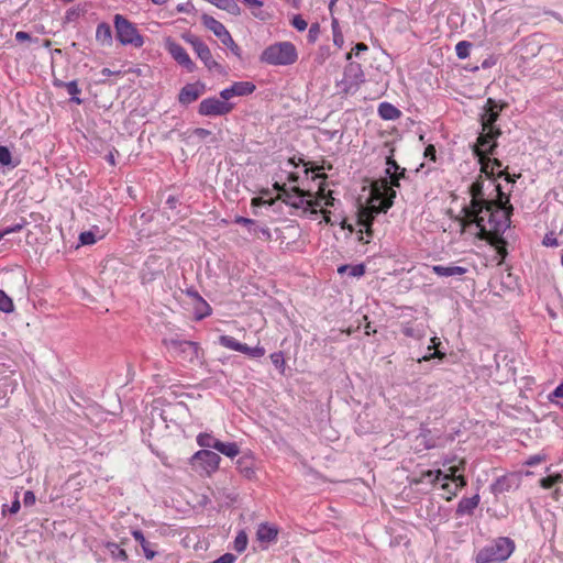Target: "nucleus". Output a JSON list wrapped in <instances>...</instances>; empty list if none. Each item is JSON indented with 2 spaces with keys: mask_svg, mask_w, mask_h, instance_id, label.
I'll return each instance as SVG.
<instances>
[{
  "mask_svg": "<svg viewBox=\"0 0 563 563\" xmlns=\"http://www.w3.org/2000/svg\"><path fill=\"white\" fill-rule=\"evenodd\" d=\"M498 201L489 200L484 194V180L479 175L470 186L468 194L472 199L468 206L463 208L465 217H477L478 213L487 214V222L493 224L497 233H504L510 227V216L512 214V205L509 196L501 190L500 185H496Z\"/></svg>",
  "mask_w": 563,
  "mask_h": 563,
  "instance_id": "f257e3e1",
  "label": "nucleus"
},
{
  "mask_svg": "<svg viewBox=\"0 0 563 563\" xmlns=\"http://www.w3.org/2000/svg\"><path fill=\"white\" fill-rule=\"evenodd\" d=\"M396 190L388 187L385 180H374L371 185L372 202L378 201V205L372 203L369 207L360 205L357 209V225L373 227L378 213H386L394 205Z\"/></svg>",
  "mask_w": 563,
  "mask_h": 563,
  "instance_id": "f03ea898",
  "label": "nucleus"
},
{
  "mask_svg": "<svg viewBox=\"0 0 563 563\" xmlns=\"http://www.w3.org/2000/svg\"><path fill=\"white\" fill-rule=\"evenodd\" d=\"M515 541L508 537H498L482 548L475 555V563H503L514 553Z\"/></svg>",
  "mask_w": 563,
  "mask_h": 563,
  "instance_id": "7ed1b4c3",
  "label": "nucleus"
},
{
  "mask_svg": "<svg viewBox=\"0 0 563 563\" xmlns=\"http://www.w3.org/2000/svg\"><path fill=\"white\" fill-rule=\"evenodd\" d=\"M298 52L291 42H277L268 45L260 55V62L272 66H289L297 62Z\"/></svg>",
  "mask_w": 563,
  "mask_h": 563,
  "instance_id": "20e7f679",
  "label": "nucleus"
},
{
  "mask_svg": "<svg viewBox=\"0 0 563 563\" xmlns=\"http://www.w3.org/2000/svg\"><path fill=\"white\" fill-rule=\"evenodd\" d=\"M113 24L115 30V38L121 45H131L135 48H140L144 44V37L139 32L134 23L128 20L122 14H115L113 18Z\"/></svg>",
  "mask_w": 563,
  "mask_h": 563,
  "instance_id": "39448f33",
  "label": "nucleus"
},
{
  "mask_svg": "<svg viewBox=\"0 0 563 563\" xmlns=\"http://www.w3.org/2000/svg\"><path fill=\"white\" fill-rule=\"evenodd\" d=\"M181 38L191 45L194 52L209 71L227 75V69L213 58L209 46L199 36L191 32H185L181 34Z\"/></svg>",
  "mask_w": 563,
  "mask_h": 563,
  "instance_id": "423d86ee",
  "label": "nucleus"
},
{
  "mask_svg": "<svg viewBox=\"0 0 563 563\" xmlns=\"http://www.w3.org/2000/svg\"><path fill=\"white\" fill-rule=\"evenodd\" d=\"M466 218L470 220V222L475 223V225L478 228V232H477L476 236L479 240L487 241L490 244H494L493 240H496L495 246H496L497 253L501 257H505L507 255V250H506L507 242L503 238V233H497L494 230V228H492V230H487L486 218L483 213H478L477 217H466ZM490 227H493V224H490Z\"/></svg>",
  "mask_w": 563,
  "mask_h": 563,
  "instance_id": "0eeeda50",
  "label": "nucleus"
},
{
  "mask_svg": "<svg viewBox=\"0 0 563 563\" xmlns=\"http://www.w3.org/2000/svg\"><path fill=\"white\" fill-rule=\"evenodd\" d=\"M501 135V130L483 129L476 142L471 146L475 158H482L483 155H494L498 146L497 139Z\"/></svg>",
  "mask_w": 563,
  "mask_h": 563,
  "instance_id": "6e6552de",
  "label": "nucleus"
},
{
  "mask_svg": "<svg viewBox=\"0 0 563 563\" xmlns=\"http://www.w3.org/2000/svg\"><path fill=\"white\" fill-rule=\"evenodd\" d=\"M162 343L172 352L174 357H180L189 362L198 357L199 344L197 342L176 338H164Z\"/></svg>",
  "mask_w": 563,
  "mask_h": 563,
  "instance_id": "1a4fd4ad",
  "label": "nucleus"
},
{
  "mask_svg": "<svg viewBox=\"0 0 563 563\" xmlns=\"http://www.w3.org/2000/svg\"><path fill=\"white\" fill-rule=\"evenodd\" d=\"M343 80L338 85H343V92L354 93L360 86L365 82V74L363 71L362 65L356 62H349L344 67L343 71Z\"/></svg>",
  "mask_w": 563,
  "mask_h": 563,
  "instance_id": "9d476101",
  "label": "nucleus"
},
{
  "mask_svg": "<svg viewBox=\"0 0 563 563\" xmlns=\"http://www.w3.org/2000/svg\"><path fill=\"white\" fill-rule=\"evenodd\" d=\"M235 104L217 97L205 98L198 106V114L202 117H223L233 111Z\"/></svg>",
  "mask_w": 563,
  "mask_h": 563,
  "instance_id": "9b49d317",
  "label": "nucleus"
},
{
  "mask_svg": "<svg viewBox=\"0 0 563 563\" xmlns=\"http://www.w3.org/2000/svg\"><path fill=\"white\" fill-rule=\"evenodd\" d=\"M505 107V103L493 98H488L483 108V113H481L482 129L500 130V128L496 126V122Z\"/></svg>",
  "mask_w": 563,
  "mask_h": 563,
  "instance_id": "f8f14e48",
  "label": "nucleus"
},
{
  "mask_svg": "<svg viewBox=\"0 0 563 563\" xmlns=\"http://www.w3.org/2000/svg\"><path fill=\"white\" fill-rule=\"evenodd\" d=\"M521 485V476L516 472L497 477L489 486L490 493L497 497L500 494L517 490Z\"/></svg>",
  "mask_w": 563,
  "mask_h": 563,
  "instance_id": "ddd939ff",
  "label": "nucleus"
},
{
  "mask_svg": "<svg viewBox=\"0 0 563 563\" xmlns=\"http://www.w3.org/2000/svg\"><path fill=\"white\" fill-rule=\"evenodd\" d=\"M274 187L280 191L283 201L295 209L303 208L307 197H311L310 191H305L299 187L287 189L285 185H279L278 183H276Z\"/></svg>",
  "mask_w": 563,
  "mask_h": 563,
  "instance_id": "4468645a",
  "label": "nucleus"
},
{
  "mask_svg": "<svg viewBox=\"0 0 563 563\" xmlns=\"http://www.w3.org/2000/svg\"><path fill=\"white\" fill-rule=\"evenodd\" d=\"M165 48L173 57V59L188 73H194L197 69L196 64L192 62L186 49L170 37L165 41Z\"/></svg>",
  "mask_w": 563,
  "mask_h": 563,
  "instance_id": "2eb2a0df",
  "label": "nucleus"
},
{
  "mask_svg": "<svg viewBox=\"0 0 563 563\" xmlns=\"http://www.w3.org/2000/svg\"><path fill=\"white\" fill-rule=\"evenodd\" d=\"M221 457L218 453L203 449L197 451L191 457L192 465L198 464L207 474H212L219 468Z\"/></svg>",
  "mask_w": 563,
  "mask_h": 563,
  "instance_id": "dca6fc26",
  "label": "nucleus"
},
{
  "mask_svg": "<svg viewBox=\"0 0 563 563\" xmlns=\"http://www.w3.org/2000/svg\"><path fill=\"white\" fill-rule=\"evenodd\" d=\"M206 92V84L197 80L196 82L186 84L178 93V102L187 107L197 101Z\"/></svg>",
  "mask_w": 563,
  "mask_h": 563,
  "instance_id": "f3484780",
  "label": "nucleus"
},
{
  "mask_svg": "<svg viewBox=\"0 0 563 563\" xmlns=\"http://www.w3.org/2000/svg\"><path fill=\"white\" fill-rule=\"evenodd\" d=\"M481 503V497L478 494H475L472 497H463L455 509V516L462 517V516H473L475 509L478 507Z\"/></svg>",
  "mask_w": 563,
  "mask_h": 563,
  "instance_id": "a211bd4d",
  "label": "nucleus"
},
{
  "mask_svg": "<svg viewBox=\"0 0 563 563\" xmlns=\"http://www.w3.org/2000/svg\"><path fill=\"white\" fill-rule=\"evenodd\" d=\"M236 470L246 479H253L256 474L254 457L250 454L240 456L236 461Z\"/></svg>",
  "mask_w": 563,
  "mask_h": 563,
  "instance_id": "6ab92c4d",
  "label": "nucleus"
},
{
  "mask_svg": "<svg viewBox=\"0 0 563 563\" xmlns=\"http://www.w3.org/2000/svg\"><path fill=\"white\" fill-rule=\"evenodd\" d=\"M490 156L492 155H483L482 158H477V162L481 165V173L492 179L504 177L507 181H514L510 179V176L506 170H499L495 174V170L490 165Z\"/></svg>",
  "mask_w": 563,
  "mask_h": 563,
  "instance_id": "aec40b11",
  "label": "nucleus"
},
{
  "mask_svg": "<svg viewBox=\"0 0 563 563\" xmlns=\"http://www.w3.org/2000/svg\"><path fill=\"white\" fill-rule=\"evenodd\" d=\"M394 148L390 150V154L386 157V166H388V170H393V174L396 177H391V185L396 186V188L400 187V179H406V168L400 167L398 163L394 158Z\"/></svg>",
  "mask_w": 563,
  "mask_h": 563,
  "instance_id": "412c9836",
  "label": "nucleus"
},
{
  "mask_svg": "<svg viewBox=\"0 0 563 563\" xmlns=\"http://www.w3.org/2000/svg\"><path fill=\"white\" fill-rule=\"evenodd\" d=\"M278 528L267 522L261 523L256 531L257 540L262 543H271L277 539Z\"/></svg>",
  "mask_w": 563,
  "mask_h": 563,
  "instance_id": "4be33fe9",
  "label": "nucleus"
},
{
  "mask_svg": "<svg viewBox=\"0 0 563 563\" xmlns=\"http://www.w3.org/2000/svg\"><path fill=\"white\" fill-rule=\"evenodd\" d=\"M432 272L439 277H451V276H462L468 272L466 267L450 265H433L431 267Z\"/></svg>",
  "mask_w": 563,
  "mask_h": 563,
  "instance_id": "5701e85b",
  "label": "nucleus"
},
{
  "mask_svg": "<svg viewBox=\"0 0 563 563\" xmlns=\"http://www.w3.org/2000/svg\"><path fill=\"white\" fill-rule=\"evenodd\" d=\"M132 536L137 541L144 552V556L147 560H153L156 555L155 544L147 541L141 530H133Z\"/></svg>",
  "mask_w": 563,
  "mask_h": 563,
  "instance_id": "b1692460",
  "label": "nucleus"
},
{
  "mask_svg": "<svg viewBox=\"0 0 563 563\" xmlns=\"http://www.w3.org/2000/svg\"><path fill=\"white\" fill-rule=\"evenodd\" d=\"M96 41L102 46H110L112 44V30L109 23L101 22L97 25Z\"/></svg>",
  "mask_w": 563,
  "mask_h": 563,
  "instance_id": "393cba45",
  "label": "nucleus"
},
{
  "mask_svg": "<svg viewBox=\"0 0 563 563\" xmlns=\"http://www.w3.org/2000/svg\"><path fill=\"white\" fill-rule=\"evenodd\" d=\"M201 21H202V24L208 30H210L218 38L220 36H224V33L228 31L227 27L221 22H219L213 16H211L207 13H203L201 15Z\"/></svg>",
  "mask_w": 563,
  "mask_h": 563,
  "instance_id": "a878e982",
  "label": "nucleus"
},
{
  "mask_svg": "<svg viewBox=\"0 0 563 563\" xmlns=\"http://www.w3.org/2000/svg\"><path fill=\"white\" fill-rule=\"evenodd\" d=\"M378 115L383 120H397L401 117V111L389 102H382L378 106Z\"/></svg>",
  "mask_w": 563,
  "mask_h": 563,
  "instance_id": "bb28decb",
  "label": "nucleus"
},
{
  "mask_svg": "<svg viewBox=\"0 0 563 563\" xmlns=\"http://www.w3.org/2000/svg\"><path fill=\"white\" fill-rule=\"evenodd\" d=\"M441 476H444V472L442 470H428L423 471L418 478L412 479V483L418 485L429 482L430 484L435 485L439 481H442Z\"/></svg>",
  "mask_w": 563,
  "mask_h": 563,
  "instance_id": "cd10ccee",
  "label": "nucleus"
},
{
  "mask_svg": "<svg viewBox=\"0 0 563 563\" xmlns=\"http://www.w3.org/2000/svg\"><path fill=\"white\" fill-rule=\"evenodd\" d=\"M214 450L231 459L240 454V448L235 442H222L219 440L218 443H216Z\"/></svg>",
  "mask_w": 563,
  "mask_h": 563,
  "instance_id": "c85d7f7f",
  "label": "nucleus"
},
{
  "mask_svg": "<svg viewBox=\"0 0 563 563\" xmlns=\"http://www.w3.org/2000/svg\"><path fill=\"white\" fill-rule=\"evenodd\" d=\"M232 88L235 97L250 96L256 90V86L252 81H234Z\"/></svg>",
  "mask_w": 563,
  "mask_h": 563,
  "instance_id": "c756f323",
  "label": "nucleus"
},
{
  "mask_svg": "<svg viewBox=\"0 0 563 563\" xmlns=\"http://www.w3.org/2000/svg\"><path fill=\"white\" fill-rule=\"evenodd\" d=\"M401 332L407 338H412L415 340H421L424 338L426 332L423 327H413L410 322H406L401 327Z\"/></svg>",
  "mask_w": 563,
  "mask_h": 563,
  "instance_id": "7c9ffc66",
  "label": "nucleus"
},
{
  "mask_svg": "<svg viewBox=\"0 0 563 563\" xmlns=\"http://www.w3.org/2000/svg\"><path fill=\"white\" fill-rule=\"evenodd\" d=\"M365 265L362 263L355 265L344 264L339 266L338 273L347 274L351 277H361L365 274Z\"/></svg>",
  "mask_w": 563,
  "mask_h": 563,
  "instance_id": "2f4dec72",
  "label": "nucleus"
},
{
  "mask_svg": "<svg viewBox=\"0 0 563 563\" xmlns=\"http://www.w3.org/2000/svg\"><path fill=\"white\" fill-rule=\"evenodd\" d=\"M219 40L223 45H225L230 52L236 56L239 59H242V49L241 47L234 42L229 31L224 33V36H220Z\"/></svg>",
  "mask_w": 563,
  "mask_h": 563,
  "instance_id": "473e14b6",
  "label": "nucleus"
},
{
  "mask_svg": "<svg viewBox=\"0 0 563 563\" xmlns=\"http://www.w3.org/2000/svg\"><path fill=\"white\" fill-rule=\"evenodd\" d=\"M212 309L210 305L201 297V299L195 301V318L196 320H202L210 316Z\"/></svg>",
  "mask_w": 563,
  "mask_h": 563,
  "instance_id": "72a5a7b5",
  "label": "nucleus"
},
{
  "mask_svg": "<svg viewBox=\"0 0 563 563\" xmlns=\"http://www.w3.org/2000/svg\"><path fill=\"white\" fill-rule=\"evenodd\" d=\"M19 161L16 162H13L12 161V154H11V151L8 146L5 145H0V166L4 167H16L19 165Z\"/></svg>",
  "mask_w": 563,
  "mask_h": 563,
  "instance_id": "f704fd0d",
  "label": "nucleus"
},
{
  "mask_svg": "<svg viewBox=\"0 0 563 563\" xmlns=\"http://www.w3.org/2000/svg\"><path fill=\"white\" fill-rule=\"evenodd\" d=\"M466 462L465 460L461 459L459 460L457 464H452L449 466L448 472L444 473V476H441L442 481H451L452 478L456 477L459 474L464 472Z\"/></svg>",
  "mask_w": 563,
  "mask_h": 563,
  "instance_id": "c9c22d12",
  "label": "nucleus"
},
{
  "mask_svg": "<svg viewBox=\"0 0 563 563\" xmlns=\"http://www.w3.org/2000/svg\"><path fill=\"white\" fill-rule=\"evenodd\" d=\"M219 343L222 346L233 350V351H236V352H241L243 349V344H244V343L239 342L236 339H234L231 335H220Z\"/></svg>",
  "mask_w": 563,
  "mask_h": 563,
  "instance_id": "e433bc0d",
  "label": "nucleus"
},
{
  "mask_svg": "<svg viewBox=\"0 0 563 563\" xmlns=\"http://www.w3.org/2000/svg\"><path fill=\"white\" fill-rule=\"evenodd\" d=\"M65 89L70 95V102L76 104H81L84 102L82 99L78 97L81 89L79 88L77 80L68 81L67 85H65Z\"/></svg>",
  "mask_w": 563,
  "mask_h": 563,
  "instance_id": "4c0bfd02",
  "label": "nucleus"
},
{
  "mask_svg": "<svg viewBox=\"0 0 563 563\" xmlns=\"http://www.w3.org/2000/svg\"><path fill=\"white\" fill-rule=\"evenodd\" d=\"M219 439L214 438L211 433L201 432L197 435V443L201 448L216 449V443Z\"/></svg>",
  "mask_w": 563,
  "mask_h": 563,
  "instance_id": "58836bf2",
  "label": "nucleus"
},
{
  "mask_svg": "<svg viewBox=\"0 0 563 563\" xmlns=\"http://www.w3.org/2000/svg\"><path fill=\"white\" fill-rule=\"evenodd\" d=\"M269 358H271L273 365L279 372V374L285 375L286 361H285L284 352H282V351L274 352L269 355Z\"/></svg>",
  "mask_w": 563,
  "mask_h": 563,
  "instance_id": "ea45409f",
  "label": "nucleus"
},
{
  "mask_svg": "<svg viewBox=\"0 0 563 563\" xmlns=\"http://www.w3.org/2000/svg\"><path fill=\"white\" fill-rule=\"evenodd\" d=\"M331 27H332V34H333V43L335 46L341 48L344 44V37H343V33H342L340 24H339V20L334 16L332 18V21H331Z\"/></svg>",
  "mask_w": 563,
  "mask_h": 563,
  "instance_id": "a19ab883",
  "label": "nucleus"
},
{
  "mask_svg": "<svg viewBox=\"0 0 563 563\" xmlns=\"http://www.w3.org/2000/svg\"><path fill=\"white\" fill-rule=\"evenodd\" d=\"M320 207V202L318 200H309L307 199L306 205L301 208L302 212L309 218H314L319 213L322 212V209H318Z\"/></svg>",
  "mask_w": 563,
  "mask_h": 563,
  "instance_id": "79ce46f5",
  "label": "nucleus"
},
{
  "mask_svg": "<svg viewBox=\"0 0 563 563\" xmlns=\"http://www.w3.org/2000/svg\"><path fill=\"white\" fill-rule=\"evenodd\" d=\"M0 311L11 313L14 311V303L4 290L0 289Z\"/></svg>",
  "mask_w": 563,
  "mask_h": 563,
  "instance_id": "37998d69",
  "label": "nucleus"
},
{
  "mask_svg": "<svg viewBox=\"0 0 563 563\" xmlns=\"http://www.w3.org/2000/svg\"><path fill=\"white\" fill-rule=\"evenodd\" d=\"M234 223L244 225L250 233L257 234V223L255 220L245 218L242 216H236L234 218Z\"/></svg>",
  "mask_w": 563,
  "mask_h": 563,
  "instance_id": "c03bdc74",
  "label": "nucleus"
},
{
  "mask_svg": "<svg viewBox=\"0 0 563 563\" xmlns=\"http://www.w3.org/2000/svg\"><path fill=\"white\" fill-rule=\"evenodd\" d=\"M107 549L111 552L112 556L117 560L126 561L128 554L125 550L121 549L118 543L108 542Z\"/></svg>",
  "mask_w": 563,
  "mask_h": 563,
  "instance_id": "a18cd8bd",
  "label": "nucleus"
},
{
  "mask_svg": "<svg viewBox=\"0 0 563 563\" xmlns=\"http://www.w3.org/2000/svg\"><path fill=\"white\" fill-rule=\"evenodd\" d=\"M472 47V43L467 42V41H461L456 44L455 46V53H456V56L460 58V59H465L470 56V49Z\"/></svg>",
  "mask_w": 563,
  "mask_h": 563,
  "instance_id": "49530a36",
  "label": "nucleus"
},
{
  "mask_svg": "<svg viewBox=\"0 0 563 563\" xmlns=\"http://www.w3.org/2000/svg\"><path fill=\"white\" fill-rule=\"evenodd\" d=\"M241 353L249 355L253 358L262 357L265 354V349L263 346L256 345L254 347L249 346L247 344H243V349Z\"/></svg>",
  "mask_w": 563,
  "mask_h": 563,
  "instance_id": "de8ad7c7",
  "label": "nucleus"
},
{
  "mask_svg": "<svg viewBox=\"0 0 563 563\" xmlns=\"http://www.w3.org/2000/svg\"><path fill=\"white\" fill-rule=\"evenodd\" d=\"M246 547H247V536L244 531H240L234 539L233 549L236 552L241 553L246 549Z\"/></svg>",
  "mask_w": 563,
  "mask_h": 563,
  "instance_id": "09e8293b",
  "label": "nucleus"
},
{
  "mask_svg": "<svg viewBox=\"0 0 563 563\" xmlns=\"http://www.w3.org/2000/svg\"><path fill=\"white\" fill-rule=\"evenodd\" d=\"M562 478L561 474H552L548 475L540 479V486L544 489L552 488L555 484H558Z\"/></svg>",
  "mask_w": 563,
  "mask_h": 563,
  "instance_id": "8fccbe9b",
  "label": "nucleus"
},
{
  "mask_svg": "<svg viewBox=\"0 0 563 563\" xmlns=\"http://www.w3.org/2000/svg\"><path fill=\"white\" fill-rule=\"evenodd\" d=\"M330 47L328 45L320 46L314 55V63L322 65L330 56Z\"/></svg>",
  "mask_w": 563,
  "mask_h": 563,
  "instance_id": "3c124183",
  "label": "nucleus"
},
{
  "mask_svg": "<svg viewBox=\"0 0 563 563\" xmlns=\"http://www.w3.org/2000/svg\"><path fill=\"white\" fill-rule=\"evenodd\" d=\"M21 508V503L19 500L18 494H15L14 500L11 503V506L3 505L2 506V515L5 516L7 514L15 515Z\"/></svg>",
  "mask_w": 563,
  "mask_h": 563,
  "instance_id": "603ef678",
  "label": "nucleus"
},
{
  "mask_svg": "<svg viewBox=\"0 0 563 563\" xmlns=\"http://www.w3.org/2000/svg\"><path fill=\"white\" fill-rule=\"evenodd\" d=\"M251 10V13L254 18L266 21L271 15L267 11L263 10V5H247Z\"/></svg>",
  "mask_w": 563,
  "mask_h": 563,
  "instance_id": "864d4df0",
  "label": "nucleus"
},
{
  "mask_svg": "<svg viewBox=\"0 0 563 563\" xmlns=\"http://www.w3.org/2000/svg\"><path fill=\"white\" fill-rule=\"evenodd\" d=\"M290 24L292 27H295L299 32L305 31L308 26L307 21L302 18L301 14L294 15L290 21Z\"/></svg>",
  "mask_w": 563,
  "mask_h": 563,
  "instance_id": "5fc2aeb1",
  "label": "nucleus"
},
{
  "mask_svg": "<svg viewBox=\"0 0 563 563\" xmlns=\"http://www.w3.org/2000/svg\"><path fill=\"white\" fill-rule=\"evenodd\" d=\"M320 32V24L318 22L311 23L307 35L308 42L313 44L318 40Z\"/></svg>",
  "mask_w": 563,
  "mask_h": 563,
  "instance_id": "6e6d98bb",
  "label": "nucleus"
},
{
  "mask_svg": "<svg viewBox=\"0 0 563 563\" xmlns=\"http://www.w3.org/2000/svg\"><path fill=\"white\" fill-rule=\"evenodd\" d=\"M289 164H291L294 167H298L299 164L310 165L311 166L310 168H306V174H308L309 170H318L319 172V170L323 169V166H318V165H316L313 163H310V162L306 163L305 159L301 158V157L298 158V162H296V157L289 158Z\"/></svg>",
  "mask_w": 563,
  "mask_h": 563,
  "instance_id": "4d7b16f0",
  "label": "nucleus"
},
{
  "mask_svg": "<svg viewBox=\"0 0 563 563\" xmlns=\"http://www.w3.org/2000/svg\"><path fill=\"white\" fill-rule=\"evenodd\" d=\"M97 241L96 235L91 231H85L79 234V242L81 245H91Z\"/></svg>",
  "mask_w": 563,
  "mask_h": 563,
  "instance_id": "13d9d810",
  "label": "nucleus"
},
{
  "mask_svg": "<svg viewBox=\"0 0 563 563\" xmlns=\"http://www.w3.org/2000/svg\"><path fill=\"white\" fill-rule=\"evenodd\" d=\"M368 49V46L363 43V42H360L357 43L353 48H352V52L347 53L345 58L346 60H350L352 58V55L354 54L355 56H358L362 52H366Z\"/></svg>",
  "mask_w": 563,
  "mask_h": 563,
  "instance_id": "bf43d9fd",
  "label": "nucleus"
},
{
  "mask_svg": "<svg viewBox=\"0 0 563 563\" xmlns=\"http://www.w3.org/2000/svg\"><path fill=\"white\" fill-rule=\"evenodd\" d=\"M542 244L544 246H551V247L558 246L559 245V241H558L554 232L547 233L545 236L542 240Z\"/></svg>",
  "mask_w": 563,
  "mask_h": 563,
  "instance_id": "052dcab7",
  "label": "nucleus"
},
{
  "mask_svg": "<svg viewBox=\"0 0 563 563\" xmlns=\"http://www.w3.org/2000/svg\"><path fill=\"white\" fill-rule=\"evenodd\" d=\"M26 220L23 219L20 223L3 229L2 231L4 236L11 233L20 232L26 225Z\"/></svg>",
  "mask_w": 563,
  "mask_h": 563,
  "instance_id": "680f3d73",
  "label": "nucleus"
},
{
  "mask_svg": "<svg viewBox=\"0 0 563 563\" xmlns=\"http://www.w3.org/2000/svg\"><path fill=\"white\" fill-rule=\"evenodd\" d=\"M15 40L18 42H26V41L34 42V43L38 42V37H32L30 33L24 32V31L16 32Z\"/></svg>",
  "mask_w": 563,
  "mask_h": 563,
  "instance_id": "e2e57ef3",
  "label": "nucleus"
},
{
  "mask_svg": "<svg viewBox=\"0 0 563 563\" xmlns=\"http://www.w3.org/2000/svg\"><path fill=\"white\" fill-rule=\"evenodd\" d=\"M236 560V556L230 552L222 554L211 563H234Z\"/></svg>",
  "mask_w": 563,
  "mask_h": 563,
  "instance_id": "0e129e2a",
  "label": "nucleus"
},
{
  "mask_svg": "<svg viewBox=\"0 0 563 563\" xmlns=\"http://www.w3.org/2000/svg\"><path fill=\"white\" fill-rule=\"evenodd\" d=\"M544 460H545V455L536 454V455L529 456V459L525 462V464L527 466H536V465L540 464L541 462H543Z\"/></svg>",
  "mask_w": 563,
  "mask_h": 563,
  "instance_id": "69168bd1",
  "label": "nucleus"
},
{
  "mask_svg": "<svg viewBox=\"0 0 563 563\" xmlns=\"http://www.w3.org/2000/svg\"><path fill=\"white\" fill-rule=\"evenodd\" d=\"M219 95L221 98L220 100L225 101V102H230V99L235 97L232 85L228 88L222 89Z\"/></svg>",
  "mask_w": 563,
  "mask_h": 563,
  "instance_id": "338daca9",
  "label": "nucleus"
},
{
  "mask_svg": "<svg viewBox=\"0 0 563 563\" xmlns=\"http://www.w3.org/2000/svg\"><path fill=\"white\" fill-rule=\"evenodd\" d=\"M36 497L32 490H26L23 496V504L25 507L33 506L35 504Z\"/></svg>",
  "mask_w": 563,
  "mask_h": 563,
  "instance_id": "774afa93",
  "label": "nucleus"
}]
</instances>
